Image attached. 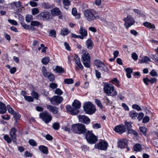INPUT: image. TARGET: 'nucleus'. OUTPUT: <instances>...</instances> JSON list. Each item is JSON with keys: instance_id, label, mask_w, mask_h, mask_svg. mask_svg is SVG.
<instances>
[{"instance_id": "1", "label": "nucleus", "mask_w": 158, "mask_h": 158, "mask_svg": "<svg viewBox=\"0 0 158 158\" xmlns=\"http://www.w3.org/2000/svg\"><path fill=\"white\" fill-rule=\"evenodd\" d=\"M71 129L75 133L85 135L87 132L85 125L80 123L73 124L71 126Z\"/></svg>"}, {"instance_id": "2", "label": "nucleus", "mask_w": 158, "mask_h": 158, "mask_svg": "<svg viewBox=\"0 0 158 158\" xmlns=\"http://www.w3.org/2000/svg\"><path fill=\"white\" fill-rule=\"evenodd\" d=\"M84 14L86 19L89 22H91L99 18L98 13L92 9L86 10L84 11Z\"/></svg>"}, {"instance_id": "3", "label": "nucleus", "mask_w": 158, "mask_h": 158, "mask_svg": "<svg viewBox=\"0 0 158 158\" xmlns=\"http://www.w3.org/2000/svg\"><path fill=\"white\" fill-rule=\"evenodd\" d=\"M83 107L86 113L89 114H93L96 111L95 107L94 105L90 102L85 103Z\"/></svg>"}, {"instance_id": "4", "label": "nucleus", "mask_w": 158, "mask_h": 158, "mask_svg": "<svg viewBox=\"0 0 158 158\" xmlns=\"http://www.w3.org/2000/svg\"><path fill=\"white\" fill-rule=\"evenodd\" d=\"M85 138L88 142L91 144L95 143L98 141L97 137L92 132V131H88L85 135Z\"/></svg>"}, {"instance_id": "5", "label": "nucleus", "mask_w": 158, "mask_h": 158, "mask_svg": "<svg viewBox=\"0 0 158 158\" xmlns=\"http://www.w3.org/2000/svg\"><path fill=\"white\" fill-rule=\"evenodd\" d=\"M94 65L98 68H100V70L101 72H102V73L105 72L108 73L109 69L108 67L105 65V64L102 62L100 60L97 59L95 60L94 61Z\"/></svg>"}, {"instance_id": "6", "label": "nucleus", "mask_w": 158, "mask_h": 158, "mask_svg": "<svg viewBox=\"0 0 158 158\" xmlns=\"http://www.w3.org/2000/svg\"><path fill=\"white\" fill-rule=\"evenodd\" d=\"M39 118L46 124L51 122L52 119V115L46 111L40 113Z\"/></svg>"}, {"instance_id": "7", "label": "nucleus", "mask_w": 158, "mask_h": 158, "mask_svg": "<svg viewBox=\"0 0 158 158\" xmlns=\"http://www.w3.org/2000/svg\"><path fill=\"white\" fill-rule=\"evenodd\" d=\"M108 146V143L104 140H101L97 144L94 145V148L95 149H98L101 150L106 151L107 149Z\"/></svg>"}, {"instance_id": "8", "label": "nucleus", "mask_w": 158, "mask_h": 158, "mask_svg": "<svg viewBox=\"0 0 158 158\" xmlns=\"http://www.w3.org/2000/svg\"><path fill=\"white\" fill-rule=\"evenodd\" d=\"M50 14L49 12H41L36 16L37 18L39 20L43 21H48L50 19Z\"/></svg>"}, {"instance_id": "9", "label": "nucleus", "mask_w": 158, "mask_h": 158, "mask_svg": "<svg viewBox=\"0 0 158 158\" xmlns=\"http://www.w3.org/2000/svg\"><path fill=\"white\" fill-rule=\"evenodd\" d=\"M114 90V86L111 84L105 83L104 84L103 90L104 92L108 96H110V94L113 92Z\"/></svg>"}, {"instance_id": "10", "label": "nucleus", "mask_w": 158, "mask_h": 158, "mask_svg": "<svg viewBox=\"0 0 158 158\" xmlns=\"http://www.w3.org/2000/svg\"><path fill=\"white\" fill-rule=\"evenodd\" d=\"M79 122L88 125L90 122V119L87 116L85 115H79L77 116Z\"/></svg>"}, {"instance_id": "11", "label": "nucleus", "mask_w": 158, "mask_h": 158, "mask_svg": "<svg viewBox=\"0 0 158 158\" xmlns=\"http://www.w3.org/2000/svg\"><path fill=\"white\" fill-rule=\"evenodd\" d=\"M128 140L125 139H120L117 142L118 147L121 149L126 148L128 146Z\"/></svg>"}, {"instance_id": "12", "label": "nucleus", "mask_w": 158, "mask_h": 158, "mask_svg": "<svg viewBox=\"0 0 158 158\" xmlns=\"http://www.w3.org/2000/svg\"><path fill=\"white\" fill-rule=\"evenodd\" d=\"M52 105H58L63 100V98L59 95H54L52 97Z\"/></svg>"}, {"instance_id": "13", "label": "nucleus", "mask_w": 158, "mask_h": 158, "mask_svg": "<svg viewBox=\"0 0 158 158\" xmlns=\"http://www.w3.org/2000/svg\"><path fill=\"white\" fill-rule=\"evenodd\" d=\"M51 14L53 16H59V18L61 19L62 17V13L59 9L55 7L51 10Z\"/></svg>"}, {"instance_id": "14", "label": "nucleus", "mask_w": 158, "mask_h": 158, "mask_svg": "<svg viewBox=\"0 0 158 158\" xmlns=\"http://www.w3.org/2000/svg\"><path fill=\"white\" fill-rule=\"evenodd\" d=\"M114 130L116 132L120 134L126 131V128L123 124H121L115 127Z\"/></svg>"}, {"instance_id": "15", "label": "nucleus", "mask_w": 158, "mask_h": 158, "mask_svg": "<svg viewBox=\"0 0 158 158\" xmlns=\"http://www.w3.org/2000/svg\"><path fill=\"white\" fill-rule=\"evenodd\" d=\"M66 108L67 111L73 115H77L79 112V110L74 109L69 105L66 106Z\"/></svg>"}, {"instance_id": "16", "label": "nucleus", "mask_w": 158, "mask_h": 158, "mask_svg": "<svg viewBox=\"0 0 158 158\" xmlns=\"http://www.w3.org/2000/svg\"><path fill=\"white\" fill-rule=\"evenodd\" d=\"M17 130L13 127L11 129L10 132V135L13 140L14 143L16 144L17 143V136L16 134Z\"/></svg>"}, {"instance_id": "17", "label": "nucleus", "mask_w": 158, "mask_h": 158, "mask_svg": "<svg viewBox=\"0 0 158 158\" xmlns=\"http://www.w3.org/2000/svg\"><path fill=\"white\" fill-rule=\"evenodd\" d=\"M47 108L49 111L52 112L54 114H56L58 112L59 108L56 106H53L51 105H48L47 106Z\"/></svg>"}, {"instance_id": "18", "label": "nucleus", "mask_w": 158, "mask_h": 158, "mask_svg": "<svg viewBox=\"0 0 158 158\" xmlns=\"http://www.w3.org/2000/svg\"><path fill=\"white\" fill-rule=\"evenodd\" d=\"M123 21L125 22V25L127 24V21H129L131 23H135V21L134 18L131 15H128L126 18H124L123 19Z\"/></svg>"}, {"instance_id": "19", "label": "nucleus", "mask_w": 158, "mask_h": 158, "mask_svg": "<svg viewBox=\"0 0 158 158\" xmlns=\"http://www.w3.org/2000/svg\"><path fill=\"white\" fill-rule=\"evenodd\" d=\"M7 111L6 107L5 104L0 102V114H3Z\"/></svg>"}, {"instance_id": "20", "label": "nucleus", "mask_w": 158, "mask_h": 158, "mask_svg": "<svg viewBox=\"0 0 158 158\" xmlns=\"http://www.w3.org/2000/svg\"><path fill=\"white\" fill-rule=\"evenodd\" d=\"M39 149L44 154L47 155L48 153V151L47 147L43 145H40L38 147Z\"/></svg>"}, {"instance_id": "21", "label": "nucleus", "mask_w": 158, "mask_h": 158, "mask_svg": "<svg viewBox=\"0 0 158 158\" xmlns=\"http://www.w3.org/2000/svg\"><path fill=\"white\" fill-rule=\"evenodd\" d=\"M72 106L74 109L77 110L81 107V103L78 100H75L72 103Z\"/></svg>"}, {"instance_id": "22", "label": "nucleus", "mask_w": 158, "mask_h": 158, "mask_svg": "<svg viewBox=\"0 0 158 158\" xmlns=\"http://www.w3.org/2000/svg\"><path fill=\"white\" fill-rule=\"evenodd\" d=\"M90 56L89 53L87 52L85 53L82 56L81 61H87L89 62L90 61Z\"/></svg>"}, {"instance_id": "23", "label": "nucleus", "mask_w": 158, "mask_h": 158, "mask_svg": "<svg viewBox=\"0 0 158 158\" xmlns=\"http://www.w3.org/2000/svg\"><path fill=\"white\" fill-rule=\"evenodd\" d=\"M93 44V41L90 39H88L86 42L87 48L88 49H92L94 45Z\"/></svg>"}, {"instance_id": "24", "label": "nucleus", "mask_w": 158, "mask_h": 158, "mask_svg": "<svg viewBox=\"0 0 158 158\" xmlns=\"http://www.w3.org/2000/svg\"><path fill=\"white\" fill-rule=\"evenodd\" d=\"M53 70L54 71H56V73H64L65 72L63 68L59 66H56L55 69Z\"/></svg>"}, {"instance_id": "25", "label": "nucleus", "mask_w": 158, "mask_h": 158, "mask_svg": "<svg viewBox=\"0 0 158 158\" xmlns=\"http://www.w3.org/2000/svg\"><path fill=\"white\" fill-rule=\"evenodd\" d=\"M79 33L82 37L86 36L87 35V31L86 29H84L82 27H81L79 31Z\"/></svg>"}, {"instance_id": "26", "label": "nucleus", "mask_w": 158, "mask_h": 158, "mask_svg": "<svg viewBox=\"0 0 158 158\" xmlns=\"http://www.w3.org/2000/svg\"><path fill=\"white\" fill-rule=\"evenodd\" d=\"M125 71L126 72V76L128 78H130L131 77V73L133 72V70L130 67H128L125 69Z\"/></svg>"}, {"instance_id": "27", "label": "nucleus", "mask_w": 158, "mask_h": 158, "mask_svg": "<svg viewBox=\"0 0 158 158\" xmlns=\"http://www.w3.org/2000/svg\"><path fill=\"white\" fill-rule=\"evenodd\" d=\"M130 116L133 119H135L138 115V113L135 110H132L130 111L129 113Z\"/></svg>"}, {"instance_id": "28", "label": "nucleus", "mask_w": 158, "mask_h": 158, "mask_svg": "<svg viewBox=\"0 0 158 158\" xmlns=\"http://www.w3.org/2000/svg\"><path fill=\"white\" fill-rule=\"evenodd\" d=\"M143 25L149 28H155V25L152 23H151L148 22H146L143 23Z\"/></svg>"}, {"instance_id": "29", "label": "nucleus", "mask_w": 158, "mask_h": 158, "mask_svg": "<svg viewBox=\"0 0 158 158\" xmlns=\"http://www.w3.org/2000/svg\"><path fill=\"white\" fill-rule=\"evenodd\" d=\"M133 149L134 151L135 152H139L142 149V147L141 144L137 143L135 144L133 146Z\"/></svg>"}, {"instance_id": "30", "label": "nucleus", "mask_w": 158, "mask_h": 158, "mask_svg": "<svg viewBox=\"0 0 158 158\" xmlns=\"http://www.w3.org/2000/svg\"><path fill=\"white\" fill-rule=\"evenodd\" d=\"M45 77H47L49 80L51 82L54 81L55 79L54 74L51 73H50L49 74L47 75V76Z\"/></svg>"}, {"instance_id": "31", "label": "nucleus", "mask_w": 158, "mask_h": 158, "mask_svg": "<svg viewBox=\"0 0 158 158\" xmlns=\"http://www.w3.org/2000/svg\"><path fill=\"white\" fill-rule=\"evenodd\" d=\"M50 58L48 57H45L43 58L41 60V62L44 64H47L50 61Z\"/></svg>"}, {"instance_id": "32", "label": "nucleus", "mask_w": 158, "mask_h": 158, "mask_svg": "<svg viewBox=\"0 0 158 158\" xmlns=\"http://www.w3.org/2000/svg\"><path fill=\"white\" fill-rule=\"evenodd\" d=\"M41 70L42 74L45 77L47 76V75L50 73L47 71L46 68L44 66L42 67Z\"/></svg>"}, {"instance_id": "33", "label": "nucleus", "mask_w": 158, "mask_h": 158, "mask_svg": "<svg viewBox=\"0 0 158 158\" xmlns=\"http://www.w3.org/2000/svg\"><path fill=\"white\" fill-rule=\"evenodd\" d=\"M133 11L136 13H137L140 16L139 17H145V15H144L143 12L141 11L140 10H139L135 9H134Z\"/></svg>"}, {"instance_id": "34", "label": "nucleus", "mask_w": 158, "mask_h": 158, "mask_svg": "<svg viewBox=\"0 0 158 158\" xmlns=\"http://www.w3.org/2000/svg\"><path fill=\"white\" fill-rule=\"evenodd\" d=\"M148 61H151L150 59L147 56H145L143 59H141L139 61V62L140 63H146Z\"/></svg>"}, {"instance_id": "35", "label": "nucleus", "mask_w": 158, "mask_h": 158, "mask_svg": "<svg viewBox=\"0 0 158 158\" xmlns=\"http://www.w3.org/2000/svg\"><path fill=\"white\" fill-rule=\"evenodd\" d=\"M74 81L72 78H67L65 79L64 81V83L67 84H70L73 83Z\"/></svg>"}, {"instance_id": "36", "label": "nucleus", "mask_w": 158, "mask_h": 158, "mask_svg": "<svg viewBox=\"0 0 158 158\" xmlns=\"http://www.w3.org/2000/svg\"><path fill=\"white\" fill-rule=\"evenodd\" d=\"M3 138L4 140L6 141L8 143H11L12 139L8 135H5Z\"/></svg>"}, {"instance_id": "37", "label": "nucleus", "mask_w": 158, "mask_h": 158, "mask_svg": "<svg viewBox=\"0 0 158 158\" xmlns=\"http://www.w3.org/2000/svg\"><path fill=\"white\" fill-rule=\"evenodd\" d=\"M31 94L33 98H35V99L37 100L39 98V94L38 93L36 92L34 90L32 91L31 93Z\"/></svg>"}, {"instance_id": "38", "label": "nucleus", "mask_w": 158, "mask_h": 158, "mask_svg": "<svg viewBox=\"0 0 158 158\" xmlns=\"http://www.w3.org/2000/svg\"><path fill=\"white\" fill-rule=\"evenodd\" d=\"M49 36L52 37H56V32L54 30H51L49 32Z\"/></svg>"}, {"instance_id": "39", "label": "nucleus", "mask_w": 158, "mask_h": 158, "mask_svg": "<svg viewBox=\"0 0 158 158\" xmlns=\"http://www.w3.org/2000/svg\"><path fill=\"white\" fill-rule=\"evenodd\" d=\"M13 115L14 116V118L15 120H19L20 119L21 115L18 112H15Z\"/></svg>"}, {"instance_id": "40", "label": "nucleus", "mask_w": 158, "mask_h": 158, "mask_svg": "<svg viewBox=\"0 0 158 158\" xmlns=\"http://www.w3.org/2000/svg\"><path fill=\"white\" fill-rule=\"evenodd\" d=\"M60 127V124L58 122H56L52 124L53 128L55 130H58Z\"/></svg>"}, {"instance_id": "41", "label": "nucleus", "mask_w": 158, "mask_h": 158, "mask_svg": "<svg viewBox=\"0 0 158 158\" xmlns=\"http://www.w3.org/2000/svg\"><path fill=\"white\" fill-rule=\"evenodd\" d=\"M33 16L31 15H27L25 18L26 21L28 23L30 22L31 20H33Z\"/></svg>"}, {"instance_id": "42", "label": "nucleus", "mask_w": 158, "mask_h": 158, "mask_svg": "<svg viewBox=\"0 0 158 158\" xmlns=\"http://www.w3.org/2000/svg\"><path fill=\"white\" fill-rule=\"evenodd\" d=\"M139 129L140 131L145 136L147 134L146 133L147 130V128L144 127H139Z\"/></svg>"}, {"instance_id": "43", "label": "nucleus", "mask_w": 158, "mask_h": 158, "mask_svg": "<svg viewBox=\"0 0 158 158\" xmlns=\"http://www.w3.org/2000/svg\"><path fill=\"white\" fill-rule=\"evenodd\" d=\"M24 98L26 100L29 102H33L34 100L33 98L30 96H24Z\"/></svg>"}, {"instance_id": "44", "label": "nucleus", "mask_w": 158, "mask_h": 158, "mask_svg": "<svg viewBox=\"0 0 158 158\" xmlns=\"http://www.w3.org/2000/svg\"><path fill=\"white\" fill-rule=\"evenodd\" d=\"M41 25L40 23L38 21H32L31 23V25L32 26H38Z\"/></svg>"}, {"instance_id": "45", "label": "nucleus", "mask_w": 158, "mask_h": 158, "mask_svg": "<svg viewBox=\"0 0 158 158\" xmlns=\"http://www.w3.org/2000/svg\"><path fill=\"white\" fill-rule=\"evenodd\" d=\"M54 93L57 94V95L60 96L63 94V92L60 88H56L55 91Z\"/></svg>"}, {"instance_id": "46", "label": "nucleus", "mask_w": 158, "mask_h": 158, "mask_svg": "<svg viewBox=\"0 0 158 158\" xmlns=\"http://www.w3.org/2000/svg\"><path fill=\"white\" fill-rule=\"evenodd\" d=\"M95 102L98 106L99 107L100 109H102L103 107V105L100 101L98 99H95Z\"/></svg>"}, {"instance_id": "47", "label": "nucleus", "mask_w": 158, "mask_h": 158, "mask_svg": "<svg viewBox=\"0 0 158 158\" xmlns=\"http://www.w3.org/2000/svg\"><path fill=\"white\" fill-rule=\"evenodd\" d=\"M28 142L31 146H37L36 142L33 139H29Z\"/></svg>"}, {"instance_id": "48", "label": "nucleus", "mask_w": 158, "mask_h": 158, "mask_svg": "<svg viewBox=\"0 0 158 158\" xmlns=\"http://www.w3.org/2000/svg\"><path fill=\"white\" fill-rule=\"evenodd\" d=\"M68 29L66 28L64 30H62L60 33V34L63 36H65L68 35L69 33Z\"/></svg>"}, {"instance_id": "49", "label": "nucleus", "mask_w": 158, "mask_h": 158, "mask_svg": "<svg viewBox=\"0 0 158 158\" xmlns=\"http://www.w3.org/2000/svg\"><path fill=\"white\" fill-rule=\"evenodd\" d=\"M32 14L33 15H35L38 14L39 12V10L37 8H34L31 9Z\"/></svg>"}, {"instance_id": "50", "label": "nucleus", "mask_w": 158, "mask_h": 158, "mask_svg": "<svg viewBox=\"0 0 158 158\" xmlns=\"http://www.w3.org/2000/svg\"><path fill=\"white\" fill-rule=\"evenodd\" d=\"M124 124L125 126L126 127L127 130L131 128L132 126L130 123L127 121H125Z\"/></svg>"}, {"instance_id": "51", "label": "nucleus", "mask_w": 158, "mask_h": 158, "mask_svg": "<svg viewBox=\"0 0 158 158\" xmlns=\"http://www.w3.org/2000/svg\"><path fill=\"white\" fill-rule=\"evenodd\" d=\"M12 4H13L17 8H19L22 6V3L19 1L18 2H14L12 3Z\"/></svg>"}, {"instance_id": "52", "label": "nucleus", "mask_w": 158, "mask_h": 158, "mask_svg": "<svg viewBox=\"0 0 158 158\" xmlns=\"http://www.w3.org/2000/svg\"><path fill=\"white\" fill-rule=\"evenodd\" d=\"M21 24L22 26L26 30L29 29V27H30V25H27L24 22H21Z\"/></svg>"}, {"instance_id": "53", "label": "nucleus", "mask_w": 158, "mask_h": 158, "mask_svg": "<svg viewBox=\"0 0 158 158\" xmlns=\"http://www.w3.org/2000/svg\"><path fill=\"white\" fill-rule=\"evenodd\" d=\"M132 108L134 109L137 110L138 111L141 110L140 107L137 104H133L132 106Z\"/></svg>"}, {"instance_id": "54", "label": "nucleus", "mask_w": 158, "mask_h": 158, "mask_svg": "<svg viewBox=\"0 0 158 158\" xmlns=\"http://www.w3.org/2000/svg\"><path fill=\"white\" fill-rule=\"evenodd\" d=\"M71 37L75 38H80L82 40L84 39V37H82L81 36L77 35L73 33H71Z\"/></svg>"}, {"instance_id": "55", "label": "nucleus", "mask_w": 158, "mask_h": 158, "mask_svg": "<svg viewBox=\"0 0 158 158\" xmlns=\"http://www.w3.org/2000/svg\"><path fill=\"white\" fill-rule=\"evenodd\" d=\"M149 120L150 118L148 116H145L143 118L142 122L143 123H147L149 122Z\"/></svg>"}, {"instance_id": "56", "label": "nucleus", "mask_w": 158, "mask_h": 158, "mask_svg": "<svg viewBox=\"0 0 158 158\" xmlns=\"http://www.w3.org/2000/svg\"><path fill=\"white\" fill-rule=\"evenodd\" d=\"M63 3L65 6H69L70 4V2L69 0H63Z\"/></svg>"}, {"instance_id": "57", "label": "nucleus", "mask_w": 158, "mask_h": 158, "mask_svg": "<svg viewBox=\"0 0 158 158\" xmlns=\"http://www.w3.org/2000/svg\"><path fill=\"white\" fill-rule=\"evenodd\" d=\"M33 156V155L32 153H30L28 151H27L25 152V154L24 155V157H32Z\"/></svg>"}, {"instance_id": "58", "label": "nucleus", "mask_w": 158, "mask_h": 158, "mask_svg": "<svg viewBox=\"0 0 158 158\" xmlns=\"http://www.w3.org/2000/svg\"><path fill=\"white\" fill-rule=\"evenodd\" d=\"M49 86L52 89H54L56 88V89L58 85L57 84L54 83H51V84H50Z\"/></svg>"}, {"instance_id": "59", "label": "nucleus", "mask_w": 158, "mask_h": 158, "mask_svg": "<svg viewBox=\"0 0 158 158\" xmlns=\"http://www.w3.org/2000/svg\"><path fill=\"white\" fill-rule=\"evenodd\" d=\"M95 73L96 76L97 78L99 79L101 78V73L98 70H95Z\"/></svg>"}, {"instance_id": "60", "label": "nucleus", "mask_w": 158, "mask_h": 158, "mask_svg": "<svg viewBox=\"0 0 158 158\" xmlns=\"http://www.w3.org/2000/svg\"><path fill=\"white\" fill-rule=\"evenodd\" d=\"M8 21L9 23L13 25L17 26L18 25V23L17 22L14 20L9 19L8 20Z\"/></svg>"}, {"instance_id": "61", "label": "nucleus", "mask_w": 158, "mask_h": 158, "mask_svg": "<svg viewBox=\"0 0 158 158\" xmlns=\"http://www.w3.org/2000/svg\"><path fill=\"white\" fill-rule=\"evenodd\" d=\"M150 74L152 77H155L157 76V74L156 71L154 69H152L150 72Z\"/></svg>"}, {"instance_id": "62", "label": "nucleus", "mask_w": 158, "mask_h": 158, "mask_svg": "<svg viewBox=\"0 0 158 158\" xmlns=\"http://www.w3.org/2000/svg\"><path fill=\"white\" fill-rule=\"evenodd\" d=\"M83 62V64L84 66L87 68H89L90 67V61L89 62H88V61H82Z\"/></svg>"}, {"instance_id": "63", "label": "nucleus", "mask_w": 158, "mask_h": 158, "mask_svg": "<svg viewBox=\"0 0 158 158\" xmlns=\"http://www.w3.org/2000/svg\"><path fill=\"white\" fill-rule=\"evenodd\" d=\"M138 115L137 119L139 121H140L143 118L144 116V114L143 112H140L139 114H138Z\"/></svg>"}, {"instance_id": "64", "label": "nucleus", "mask_w": 158, "mask_h": 158, "mask_svg": "<svg viewBox=\"0 0 158 158\" xmlns=\"http://www.w3.org/2000/svg\"><path fill=\"white\" fill-rule=\"evenodd\" d=\"M41 93L45 97L48 96L49 94L48 92L45 89H43L41 90Z\"/></svg>"}]
</instances>
